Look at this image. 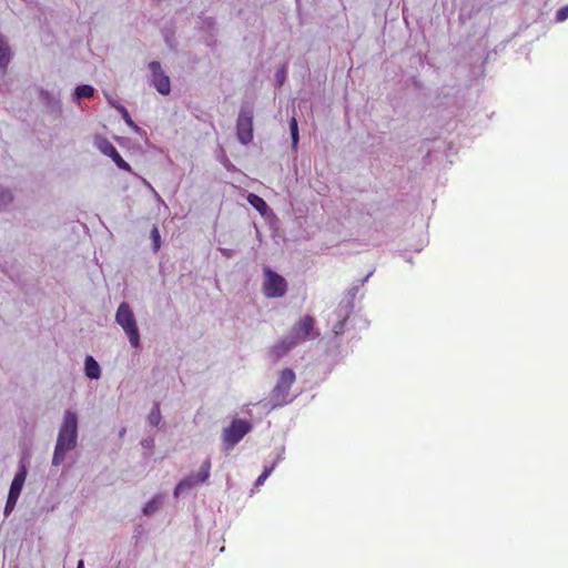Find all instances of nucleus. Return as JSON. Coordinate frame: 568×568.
<instances>
[{
  "mask_svg": "<svg viewBox=\"0 0 568 568\" xmlns=\"http://www.w3.org/2000/svg\"><path fill=\"white\" fill-rule=\"evenodd\" d=\"M295 345L296 341L287 335L268 349V356L275 363L285 356Z\"/></svg>",
  "mask_w": 568,
  "mask_h": 568,
  "instance_id": "obj_12",
  "label": "nucleus"
},
{
  "mask_svg": "<svg viewBox=\"0 0 568 568\" xmlns=\"http://www.w3.org/2000/svg\"><path fill=\"white\" fill-rule=\"evenodd\" d=\"M150 237L152 240L153 251L158 252L160 250V246H161V235H160V231H159L158 226L154 225L152 227L151 233H150Z\"/></svg>",
  "mask_w": 568,
  "mask_h": 568,
  "instance_id": "obj_24",
  "label": "nucleus"
},
{
  "mask_svg": "<svg viewBox=\"0 0 568 568\" xmlns=\"http://www.w3.org/2000/svg\"><path fill=\"white\" fill-rule=\"evenodd\" d=\"M77 568H84V561L82 559L78 561Z\"/></svg>",
  "mask_w": 568,
  "mask_h": 568,
  "instance_id": "obj_39",
  "label": "nucleus"
},
{
  "mask_svg": "<svg viewBox=\"0 0 568 568\" xmlns=\"http://www.w3.org/2000/svg\"><path fill=\"white\" fill-rule=\"evenodd\" d=\"M275 465H276V462L273 463V465H271L270 467H265L262 474L267 478L274 470Z\"/></svg>",
  "mask_w": 568,
  "mask_h": 568,
  "instance_id": "obj_33",
  "label": "nucleus"
},
{
  "mask_svg": "<svg viewBox=\"0 0 568 568\" xmlns=\"http://www.w3.org/2000/svg\"><path fill=\"white\" fill-rule=\"evenodd\" d=\"M97 148L106 156H110L116 166L124 171H131V166L128 162H125L115 146L106 139H100L95 142Z\"/></svg>",
  "mask_w": 568,
  "mask_h": 568,
  "instance_id": "obj_10",
  "label": "nucleus"
},
{
  "mask_svg": "<svg viewBox=\"0 0 568 568\" xmlns=\"http://www.w3.org/2000/svg\"><path fill=\"white\" fill-rule=\"evenodd\" d=\"M84 373L90 379H98L101 376L100 365L91 355H88L84 359Z\"/></svg>",
  "mask_w": 568,
  "mask_h": 568,
  "instance_id": "obj_16",
  "label": "nucleus"
},
{
  "mask_svg": "<svg viewBox=\"0 0 568 568\" xmlns=\"http://www.w3.org/2000/svg\"><path fill=\"white\" fill-rule=\"evenodd\" d=\"M253 106L250 103H243L236 120V136L244 145L253 140Z\"/></svg>",
  "mask_w": 568,
  "mask_h": 568,
  "instance_id": "obj_4",
  "label": "nucleus"
},
{
  "mask_svg": "<svg viewBox=\"0 0 568 568\" xmlns=\"http://www.w3.org/2000/svg\"><path fill=\"white\" fill-rule=\"evenodd\" d=\"M359 287L361 286L358 284L354 285L353 287H351L347 291V293H346V295L344 296L343 300H345V302L354 303V298H355L356 294L358 293Z\"/></svg>",
  "mask_w": 568,
  "mask_h": 568,
  "instance_id": "obj_27",
  "label": "nucleus"
},
{
  "mask_svg": "<svg viewBox=\"0 0 568 568\" xmlns=\"http://www.w3.org/2000/svg\"><path fill=\"white\" fill-rule=\"evenodd\" d=\"M204 22L207 26V28H214L215 26V20L213 18H206Z\"/></svg>",
  "mask_w": 568,
  "mask_h": 568,
  "instance_id": "obj_36",
  "label": "nucleus"
},
{
  "mask_svg": "<svg viewBox=\"0 0 568 568\" xmlns=\"http://www.w3.org/2000/svg\"><path fill=\"white\" fill-rule=\"evenodd\" d=\"M568 19V4L567 6H564L561 7L557 12H556V20L558 22H562L565 20Z\"/></svg>",
  "mask_w": 568,
  "mask_h": 568,
  "instance_id": "obj_29",
  "label": "nucleus"
},
{
  "mask_svg": "<svg viewBox=\"0 0 568 568\" xmlns=\"http://www.w3.org/2000/svg\"><path fill=\"white\" fill-rule=\"evenodd\" d=\"M275 465H276V462L273 463V465H271L270 467H265L262 474L267 478L274 470Z\"/></svg>",
  "mask_w": 568,
  "mask_h": 568,
  "instance_id": "obj_32",
  "label": "nucleus"
},
{
  "mask_svg": "<svg viewBox=\"0 0 568 568\" xmlns=\"http://www.w3.org/2000/svg\"><path fill=\"white\" fill-rule=\"evenodd\" d=\"M315 321L312 316H305L301 321H298L291 333L288 334L291 338L296 341V344L302 341H306L307 338H316L318 337V333L314 332Z\"/></svg>",
  "mask_w": 568,
  "mask_h": 568,
  "instance_id": "obj_8",
  "label": "nucleus"
},
{
  "mask_svg": "<svg viewBox=\"0 0 568 568\" xmlns=\"http://www.w3.org/2000/svg\"><path fill=\"white\" fill-rule=\"evenodd\" d=\"M266 479L267 478L263 474H261L257 477V479L255 480V486L258 487V486L263 485Z\"/></svg>",
  "mask_w": 568,
  "mask_h": 568,
  "instance_id": "obj_35",
  "label": "nucleus"
},
{
  "mask_svg": "<svg viewBox=\"0 0 568 568\" xmlns=\"http://www.w3.org/2000/svg\"><path fill=\"white\" fill-rule=\"evenodd\" d=\"M161 418H162V416H161L160 405H159V403H154L151 408V412L149 413L148 422L151 426L156 427L160 424Z\"/></svg>",
  "mask_w": 568,
  "mask_h": 568,
  "instance_id": "obj_23",
  "label": "nucleus"
},
{
  "mask_svg": "<svg viewBox=\"0 0 568 568\" xmlns=\"http://www.w3.org/2000/svg\"><path fill=\"white\" fill-rule=\"evenodd\" d=\"M125 432H126V429H125V428H122V429L120 430V433H119V436H120V437H123V436L125 435Z\"/></svg>",
  "mask_w": 568,
  "mask_h": 568,
  "instance_id": "obj_41",
  "label": "nucleus"
},
{
  "mask_svg": "<svg viewBox=\"0 0 568 568\" xmlns=\"http://www.w3.org/2000/svg\"><path fill=\"white\" fill-rule=\"evenodd\" d=\"M220 251L227 258L233 256V250L231 248H220Z\"/></svg>",
  "mask_w": 568,
  "mask_h": 568,
  "instance_id": "obj_34",
  "label": "nucleus"
},
{
  "mask_svg": "<svg viewBox=\"0 0 568 568\" xmlns=\"http://www.w3.org/2000/svg\"><path fill=\"white\" fill-rule=\"evenodd\" d=\"M14 200L10 187L0 184V212L7 210Z\"/></svg>",
  "mask_w": 568,
  "mask_h": 568,
  "instance_id": "obj_17",
  "label": "nucleus"
},
{
  "mask_svg": "<svg viewBox=\"0 0 568 568\" xmlns=\"http://www.w3.org/2000/svg\"><path fill=\"white\" fill-rule=\"evenodd\" d=\"M275 80L278 87H282L286 80V68L282 65L275 73Z\"/></svg>",
  "mask_w": 568,
  "mask_h": 568,
  "instance_id": "obj_26",
  "label": "nucleus"
},
{
  "mask_svg": "<svg viewBox=\"0 0 568 568\" xmlns=\"http://www.w3.org/2000/svg\"><path fill=\"white\" fill-rule=\"evenodd\" d=\"M12 53L6 36L0 32V70L4 72L11 61Z\"/></svg>",
  "mask_w": 568,
  "mask_h": 568,
  "instance_id": "obj_14",
  "label": "nucleus"
},
{
  "mask_svg": "<svg viewBox=\"0 0 568 568\" xmlns=\"http://www.w3.org/2000/svg\"><path fill=\"white\" fill-rule=\"evenodd\" d=\"M290 133H291V140H292V149L294 151L297 150L298 141H300V134H298V123L295 116H292L290 120Z\"/></svg>",
  "mask_w": 568,
  "mask_h": 568,
  "instance_id": "obj_22",
  "label": "nucleus"
},
{
  "mask_svg": "<svg viewBox=\"0 0 568 568\" xmlns=\"http://www.w3.org/2000/svg\"><path fill=\"white\" fill-rule=\"evenodd\" d=\"M141 446H142L144 449L149 450V452H150V453H149V455H151V454H152V450H153V448H154V438H153V437H146V438H143V439L141 440Z\"/></svg>",
  "mask_w": 568,
  "mask_h": 568,
  "instance_id": "obj_30",
  "label": "nucleus"
},
{
  "mask_svg": "<svg viewBox=\"0 0 568 568\" xmlns=\"http://www.w3.org/2000/svg\"><path fill=\"white\" fill-rule=\"evenodd\" d=\"M264 294L267 297L284 296L287 290V283L285 278L276 272L272 271L270 267L264 268Z\"/></svg>",
  "mask_w": 568,
  "mask_h": 568,
  "instance_id": "obj_7",
  "label": "nucleus"
},
{
  "mask_svg": "<svg viewBox=\"0 0 568 568\" xmlns=\"http://www.w3.org/2000/svg\"><path fill=\"white\" fill-rule=\"evenodd\" d=\"M115 322L126 334L132 347H140V332L135 315L126 302H122L115 313Z\"/></svg>",
  "mask_w": 568,
  "mask_h": 568,
  "instance_id": "obj_3",
  "label": "nucleus"
},
{
  "mask_svg": "<svg viewBox=\"0 0 568 568\" xmlns=\"http://www.w3.org/2000/svg\"><path fill=\"white\" fill-rule=\"evenodd\" d=\"M39 101L44 105L47 112L59 116L62 113L61 100L58 95L49 92L48 90L41 89L39 91Z\"/></svg>",
  "mask_w": 568,
  "mask_h": 568,
  "instance_id": "obj_11",
  "label": "nucleus"
},
{
  "mask_svg": "<svg viewBox=\"0 0 568 568\" xmlns=\"http://www.w3.org/2000/svg\"><path fill=\"white\" fill-rule=\"evenodd\" d=\"M78 415L71 409H67L63 414L62 423L52 456V466H60L69 452L73 450L78 445Z\"/></svg>",
  "mask_w": 568,
  "mask_h": 568,
  "instance_id": "obj_1",
  "label": "nucleus"
},
{
  "mask_svg": "<svg viewBox=\"0 0 568 568\" xmlns=\"http://www.w3.org/2000/svg\"><path fill=\"white\" fill-rule=\"evenodd\" d=\"M161 505H162V498L160 496H154L151 500H149L144 505L142 513L145 516H151L160 509Z\"/></svg>",
  "mask_w": 568,
  "mask_h": 568,
  "instance_id": "obj_20",
  "label": "nucleus"
},
{
  "mask_svg": "<svg viewBox=\"0 0 568 568\" xmlns=\"http://www.w3.org/2000/svg\"><path fill=\"white\" fill-rule=\"evenodd\" d=\"M284 453V447L281 448V453H278L276 463L282 458V454Z\"/></svg>",
  "mask_w": 568,
  "mask_h": 568,
  "instance_id": "obj_40",
  "label": "nucleus"
},
{
  "mask_svg": "<svg viewBox=\"0 0 568 568\" xmlns=\"http://www.w3.org/2000/svg\"><path fill=\"white\" fill-rule=\"evenodd\" d=\"M19 497L8 494V498L4 506V516L8 517L14 509Z\"/></svg>",
  "mask_w": 568,
  "mask_h": 568,
  "instance_id": "obj_25",
  "label": "nucleus"
},
{
  "mask_svg": "<svg viewBox=\"0 0 568 568\" xmlns=\"http://www.w3.org/2000/svg\"><path fill=\"white\" fill-rule=\"evenodd\" d=\"M94 94V88L89 84H81L78 85L73 93V100L78 102L80 99L83 98H92Z\"/></svg>",
  "mask_w": 568,
  "mask_h": 568,
  "instance_id": "obj_19",
  "label": "nucleus"
},
{
  "mask_svg": "<svg viewBox=\"0 0 568 568\" xmlns=\"http://www.w3.org/2000/svg\"><path fill=\"white\" fill-rule=\"evenodd\" d=\"M353 310L354 303L345 302V300H342L336 308V315L338 320H347Z\"/></svg>",
  "mask_w": 568,
  "mask_h": 568,
  "instance_id": "obj_21",
  "label": "nucleus"
},
{
  "mask_svg": "<svg viewBox=\"0 0 568 568\" xmlns=\"http://www.w3.org/2000/svg\"><path fill=\"white\" fill-rule=\"evenodd\" d=\"M211 459L207 457L201 465L196 475H190L182 479L174 489V496L179 497L185 491H190L199 484L205 483L210 477Z\"/></svg>",
  "mask_w": 568,
  "mask_h": 568,
  "instance_id": "obj_6",
  "label": "nucleus"
},
{
  "mask_svg": "<svg viewBox=\"0 0 568 568\" xmlns=\"http://www.w3.org/2000/svg\"><path fill=\"white\" fill-rule=\"evenodd\" d=\"M373 273H374V271H371L364 278L361 280L358 285L359 286L364 285L368 281V278L373 275Z\"/></svg>",
  "mask_w": 568,
  "mask_h": 568,
  "instance_id": "obj_37",
  "label": "nucleus"
},
{
  "mask_svg": "<svg viewBox=\"0 0 568 568\" xmlns=\"http://www.w3.org/2000/svg\"><path fill=\"white\" fill-rule=\"evenodd\" d=\"M113 108L115 110H118L122 116V119L124 120V122L138 134H140L141 136H146V132L140 128L131 118L128 109L125 106H123L122 104L120 103H114L113 104Z\"/></svg>",
  "mask_w": 568,
  "mask_h": 568,
  "instance_id": "obj_15",
  "label": "nucleus"
},
{
  "mask_svg": "<svg viewBox=\"0 0 568 568\" xmlns=\"http://www.w3.org/2000/svg\"><path fill=\"white\" fill-rule=\"evenodd\" d=\"M247 202L262 215H266L270 211L267 203L256 194L250 193L247 195Z\"/></svg>",
  "mask_w": 568,
  "mask_h": 568,
  "instance_id": "obj_18",
  "label": "nucleus"
},
{
  "mask_svg": "<svg viewBox=\"0 0 568 568\" xmlns=\"http://www.w3.org/2000/svg\"><path fill=\"white\" fill-rule=\"evenodd\" d=\"M345 322L346 320H337L336 323L333 325L332 331L335 336H338L344 333Z\"/></svg>",
  "mask_w": 568,
  "mask_h": 568,
  "instance_id": "obj_28",
  "label": "nucleus"
},
{
  "mask_svg": "<svg viewBox=\"0 0 568 568\" xmlns=\"http://www.w3.org/2000/svg\"><path fill=\"white\" fill-rule=\"evenodd\" d=\"M165 43L169 45L170 49H175V40L173 36L165 34L164 36Z\"/></svg>",
  "mask_w": 568,
  "mask_h": 568,
  "instance_id": "obj_31",
  "label": "nucleus"
},
{
  "mask_svg": "<svg viewBox=\"0 0 568 568\" xmlns=\"http://www.w3.org/2000/svg\"><path fill=\"white\" fill-rule=\"evenodd\" d=\"M252 429V424L245 419H234L222 433L225 450L232 449Z\"/></svg>",
  "mask_w": 568,
  "mask_h": 568,
  "instance_id": "obj_5",
  "label": "nucleus"
},
{
  "mask_svg": "<svg viewBox=\"0 0 568 568\" xmlns=\"http://www.w3.org/2000/svg\"><path fill=\"white\" fill-rule=\"evenodd\" d=\"M149 69L152 73V84L156 91L162 95H168L171 92L170 78L162 70L161 63L159 61H151Z\"/></svg>",
  "mask_w": 568,
  "mask_h": 568,
  "instance_id": "obj_9",
  "label": "nucleus"
},
{
  "mask_svg": "<svg viewBox=\"0 0 568 568\" xmlns=\"http://www.w3.org/2000/svg\"><path fill=\"white\" fill-rule=\"evenodd\" d=\"M296 375L292 368H284L280 372L277 382L270 394L272 408L282 407L291 402L288 399L291 386L295 383Z\"/></svg>",
  "mask_w": 568,
  "mask_h": 568,
  "instance_id": "obj_2",
  "label": "nucleus"
},
{
  "mask_svg": "<svg viewBox=\"0 0 568 568\" xmlns=\"http://www.w3.org/2000/svg\"><path fill=\"white\" fill-rule=\"evenodd\" d=\"M28 475V467L24 463V458H21L19 463V469L16 473L13 480L11 481L9 494L19 497Z\"/></svg>",
  "mask_w": 568,
  "mask_h": 568,
  "instance_id": "obj_13",
  "label": "nucleus"
},
{
  "mask_svg": "<svg viewBox=\"0 0 568 568\" xmlns=\"http://www.w3.org/2000/svg\"><path fill=\"white\" fill-rule=\"evenodd\" d=\"M105 98L108 100V102L110 103V105L113 108V104L114 103H119L118 101H115L114 99H112L109 94L105 93Z\"/></svg>",
  "mask_w": 568,
  "mask_h": 568,
  "instance_id": "obj_38",
  "label": "nucleus"
}]
</instances>
